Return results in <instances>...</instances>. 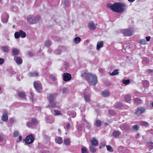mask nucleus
<instances>
[{
	"instance_id": "nucleus-37",
	"label": "nucleus",
	"mask_w": 153,
	"mask_h": 153,
	"mask_svg": "<svg viewBox=\"0 0 153 153\" xmlns=\"http://www.w3.org/2000/svg\"><path fill=\"white\" fill-rule=\"evenodd\" d=\"M118 70L116 69L114 70L112 73H110V74L111 76H114L119 74Z\"/></svg>"
},
{
	"instance_id": "nucleus-29",
	"label": "nucleus",
	"mask_w": 153,
	"mask_h": 153,
	"mask_svg": "<svg viewBox=\"0 0 153 153\" xmlns=\"http://www.w3.org/2000/svg\"><path fill=\"white\" fill-rule=\"evenodd\" d=\"M124 99L126 102H128L131 100V96L129 94L126 95Z\"/></svg>"
},
{
	"instance_id": "nucleus-19",
	"label": "nucleus",
	"mask_w": 153,
	"mask_h": 153,
	"mask_svg": "<svg viewBox=\"0 0 153 153\" xmlns=\"http://www.w3.org/2000/svg\"><path fill=\"white\" fill-rule=\"evenodd\" d=\"M83 96L86 102H88L90 100V95L88 93H84Z\"/></svg>"
},
{
	"instance_id": "nucleus-8",
	"label": "nucleus",
	"mask_w": 153,
	"mask_h": 153,
	"mask_svg": "<svg viewBox=\"0 0 153 153\" xmlns=\"http://www.w3.org/2000/svg\"><path fill=\"white\" fill-rule=\"evenodd\" d=\"M122 33L125 36H130L132 35V33L131 31L128 29L123 30Z\"/></svg>"
},
{
	"instance_id": "nucleus-60",
	"label": "nucleus",
	"mask_w": 153,
	"mask_h": 153,
	"mask_svg": "<svg viewBox=\"0 0 153 153\" xmlns=\"http://www.w3.org/2000/svg\"><path fill=\"white\" fill-rule=\"evenodd\" d=\"M28 55L30 57H32L33 56V53L31 52H29L28 53Z\"/></svg>"
},
{
	"instance_id": "nucleus-46",
	"label": "nucleus",
	"mask_w": 153,
	"mask_h": 153,
	"mask_svg": "<svg viewBox=\"0 0 153 153\" xmlns=\"http://www.w3.org/2000/svg\"><path fill=\"white\" fill-rule=\"evenodd\" d=\"M14 36L16 39H18L20 36V34L19 31L16 32L14 33Z\"/></svg>"
},
{
	"instance_id": "nucleus-63",
	"label": "nucleus",
	"mask_w": 153,
	"mask_h": 153,
	"mask_svg": "<svg viewBox=\"0 0 153 153\" xmlns=\"http://www.w3.org/2000/svg\"><path fill=\"white\" fill-rule=\"evenodd\" d=\"M82 121L84 123V125H85L86 123H87L88 122H87L85 118H83Z\"/></svg>"
},
{
	"instance_id": "nucleus-23",
	"label": "nucleus",
	"mask_w": 153,
	"mask_h": 153,
	"mask_svg": "<svg viewBox=\"0 0 153 153\" xmlns=\"http://www.w3.org/2000/svg\"><path fill=\"white\" fill-rule=\"evenodd\" d=\"M121 134V132L119 131H114L113 132L112 135L114 137H118Z\"/></svg>"
},
{
	"instance_id": "nucleus-62",
	"label": "nucleus",
	"mask_w": 153,
	"mask_h": 153,
	"mask_svg": "<svg viewBox=\"0 0 153 153\" xmlns=\"http://www.w3.org/2000/svg\"><path fill=\"white\" fill-rule=\"evenodd\" d=\"M146 38L147 41H149L150 40L151 37L150 36H146Z\"/></svg>"
},
{
	"instance_id": "nucleus-41",
	"label": "nucleus",
	"mask_w": 153,
	"mask_h": 153,
	"mask_svg": "<svg viewBox=\"0 0 153 153\" xmlns=\"http://www.w3.org/2000/svg\"><path fill=\"white\" fill-rule=\"evenodd\" d=\"M45 45L46 47H49L51 45V42L49 40H47L45 42Z\"/></svg>"
},
{
	"instance_id": "nucleus-59",
	"label": "nucleus",
	"mask_w": 153,
	"mask_h": 153,
	"mask_svg": "<svg viewBox=\"0 0 153 153\" xmlns=\"http://www.w3.org/2000/svg\"><path fill=\"white\" fill-rule=\"evenodd\" d=\"M85 125L86 126L87 128L88 129H90L91 128V125L88 122L87 123H86Z\"/></svg>"
},
{
	"instance_id": "nucleus-15",
	"label": "nucleus",
	"mask_w": 153,
	"mask_h": 153,
	"mask_svg": "<svg viewBox=\"0 0 153 153\" xmlns=\"http://www.w3.org/2000/svg\"><path fill=\"white\" fill-rule=\"evenodd\" d=\"M65 47L63 46H60L58 48L56 49L55 51V53L57 55H60L62 53V51L64 48Z\"/></svg>"
},
{
	"instance_id": "nucleus-36",
	"label": "nucleus",
	"mask_w": 153,
	"mask_h": 153,
	"mask_svg": "<svg viewBox=\"0 0 153 153\" xmlns=\"http://www.w3.org/2000/svg\"><path fill=\"white\" fill-rule=\"evenodd\" d=\"M139 127L137 125H135L131 127V129L134 131H137L139 128Z\"/></svg>"
},
{
	"instance_id": "nucleus-61",
	"label": "nucleus",
	"mask_w": 153,
	"mask_h": 153,
	"mask_svg": "<svg viewBox=\"0 0 153 153\" xmlns=\"http://www.w3.org/2000/svg\"><path fill=\"white\" fill-rule=\"evenodd\" d=\"M4 62V60L3 59L0 58V65L2 64Z\"/></svg>"
},
{
	"instance_id": "nucleus-32",
	"label": "nucleus",
	"mask_w": 153,
	"mask_h": 153,
	"mask_svg": "<svg viewBox=\"0 0 153 153\" xmlns=\"http://www.w3.org/2000/svg\"><path fill=\"white\" fill-rule=\"evenodd\" d=\"M81 150L82 153H88L89 152L88 149L85 147H82Z\"/></svg>"
},
{
	"instance_id": "nucleus-58",
	"label": "nucleus",
	"mask_w": 153,
	"mask_h": 153,
	"mask_svg": "<svg viewBox=\"0 0 153 153\" xmlns=\"http://www.w3.org/2000/svg\"><path fill=\"white\" fill-rule=\"evenodd\" d=\"M45 138L46 139V140L48 141H49L51 139L50 137L46 135L45 136Z\"/></svg>"
},
{
	"instance_id": "nucleus-21",
	"label": "nucleus",
	"mask_w": 153,
	"mask_h": 153,
	"mask_svg": "<svg viewBox=\"0 0 153 153\" xmlns=\"http://www.w3.org/2000/svg\"><path fill=\"white\" fill-rule=\"evenodd\" d=\"M55 142L59 144H61L62 142V138L61 137H56L55 139Z\"/></svg>"
},
{
	"instance_id": "nucleus-14",
	"label": "nucleus",
	"mask_w": 153,
	"mask_h": 153,
	"mask_svg": "<svg viewBox=\"0 0 153 153\" xmlns=\"http://www.w3.org/2000/svg\"><path fill=\"white\" fill-rule=\"evenodd\" d=\"M49 104L48 106V108H54L56 107L57 102L55 100L49 101Z\"/></svg>"
},
{
	"instance_id": "nucleus-16",
	"label": "nucleus",
	"mask_w": 153,
	"mask_h": 153,
	"mask_svg": "<svg viewBox=\"0 0 153 153\" xmlns=\"http://www.w3.org/2000/svg\"><path fill=\"white\" fill-rule=\"evenodd\" d=\"M91 143L92 145L94 146H96L98 144V141L95 137H93L91 140Z\"/></svg>"
},
{
	"instance_id": "nucleus-31",
	"label": "nucleus",
	"mask_w": 153,
	"mask_h": 153,
	"mask_svg": "<svg viewBox=\"0 0 153 153\" xmlns=\"http://www.w3.org/2000/svg\"><path fill=\"white\" fill-rule=\"evenodd\" d=\"M19 32L20 34V36L21 37L24 38L26 36V34L25 32L23 31L22 30H19Z\"/></svg>"
},
{
	"instance_id": "nucleus-27",
	"label": "nucleus",
	"mask_w": 153,
	"mask_h": 153,
	"mask_svg": "<svg viewBox=\"0 0 153 153\" xmlns=\"http://www.w3.org/2000/svg\"><path fill=\"white\" fill-rule=\"evenodd\" d=\"M102 94V96L104 97H108L109 95V93L107 90L103 91Z\"/></svg>"
},
{
	"instance_id": "nucleus-42",
	"label": "nucleus",
	"mask_w": 153,
	"mask_h": 153,
	"mask_svg": "<svg viewBox=\"0 0 153 153\" xmlns=\"http://www.w3.org/2000/svg\"><path fill=\"white\" fill-rule=\"evenodd\" d=\"M3 51L5 52H7L9 51V49L7 47V46H5L2 47Z\"/></svg>"
},
{
	"instance_id": "nucleus-13",
	"label": "nucleus",
	"mask_w": 153,
	"mask_h": 153,
	"mask_svg": "<svg viewBox=\"0 0 153 153\" xmlns=\"http://www.w3.org/2000/svg\"><path fill=\"white\" fill-rule=\"evenodd\" d=\"M145 111V109L142 107H140L137 109L135 113L137 115L141 114Z\"/></svg>"
},
{
	"instance_id": "nucleus-25",
	"label": "nucleus",
	"mask_w": 153,
	"mask_h": 153,
	"mask_svg": "<svg viewBox=\"0 0 153 153\" xmlns=\"http://www.w3.org/2000/svg\"><path fill=\"white\" fill-rule=\"evenodd\" d=\"M115 106L117 108H121L123 107V104L120 102H117L115 104Z\"/></svg>"
},
{
	"instance_id": "nucleus-17",
	"label": "nucleus",
	"mask_w": 153,
	"mask_h": 153,
	"mask_svg": "<svg viewBox=\"0 0 153 153\" xmlns=\"http://www.w3.org/2000/svg\"><path fill=\"white\" fill-rule=\"evenodd\" d=\"M67 114L68 115H69L70 117L73 118L75 117L76 115V113L74 111H69L68 112Z\"/></svg>"
},
{
	"instance_id": "nucleus-56",
	"label": "nucleus",
	"mask_w": 153,
	"mask_h": 153,
	"mask_svg": "<svg viewBox=\"0 0 153 153\" xmlns=\"http://www.w3.org/2000/svg\"><path fill=\"white\" fill-rule=\"evenodd\" d=\"M40 17L39 15H37L36 17L35 18H34V19H35V20H36V23L40 20Z\"/></svg>"
},
{
	"instance_id": "nucleus-50",
	"label": "nucleus",
	"mask_w": 153,
	"mask_h": 153,
	"mask_svg": "<svg viewBox=\"0 0 153 153\" xmlns=\"http://www.w3.org/2000/svg\"><path fill=\"white\" fill-rule=\"evenodd\" d=\"M109 113L110 114L112 115H114L116 114V112L113 110H109L108 111Z\"/></svg>"
},
{
	"instance_id": "nucleus-53",
	"label": "nucleus",
	"mask_w": 153,
	"mask_h": 153,
	"mask_svg": "<svg viewBox=\"0 0 153 153\" xmlns=\"http://www.w3.org/2000/svg\"><path fill=\"white\" fill-rule=\"evenodd\" d=\"M63 66L65 69H66L68 67V64L67 63L65 62Z\"/></svg>"
},
{
	"instance_id": "nucleus-22",
	"label": "nucleus",
	"mask_w": 153,
	"mask_h": 153,
	"mask_svg": "<svg viewBox=\"0 0 153 153\" xmlns=\"http://www.w3.org/2000/svg\"><path fill=\"white\" fill-rule=\"evenodd\" d=\"M18 93V97L21 99H25V98L26 95L24 92H19L17 91Z\"/></svg>"
},
{
	"instance_id": "nucleus-39",
	"label": "nucleus",
	"mask_w": 153,
	"mask_h": 153,
	"mask_svg": "<svg viewBox=\"0 0 153 153\" xmlns=\"http://www.w3.org/2000/svg\"><path fill=\"white\" fill-rule=\"evenodd\" d=\"M7 71H8L9 74L11 76H12L13 74H16V72L11 69L8 70Z\"/></svg>"
},
{
	"instance_id": "nucleus-54",
	"label": "nucleus",
	"mask_w": 153,
	"mask_h": 153,
	"mask_svg": "<svg viewBox=\"0 0 153 153\" xmlns=\"http://www.w3.org/2000/svg\"><path fill=\"white\" fill-rule=\"evenodd\" d=\"M19 135V132L18 131H15L13 133V136L14 137H17Z\"/></svg>"
},
{
	"instance_id": "nucleus-1",
	"label": "nucleus",
	"mask_w": 153,
	"mask_h": 153,
	"mask_svg": "<svg viewBox=\"0 0 153 153\" xmlns=\"http://www.w3.org/2000/svg\"><path fill=\"white\" fill-rule=\"evenodd\" d=\"M126 6V4L124 3L121 2H115L113 4L108 3L107 5V7L117 13H123L126 10L124 7Z\"/></svg>"
},
{
	"instance_id": "nucleus-3",
	"label": "nucleus",
	"mask_w": 153,
	"mask_h": 153,
	"mask_svg": "<svg viewBox=\"0 0 153 153\" xmlns=\"http://www.w3.org/2000/svg\"><path fill=\"white\" fill-rule=\"evenodd\" d=\"M34 140V135L32 134L27 136L25 140V143L28 144L33 143Z\"/></svg>"
},
{
	"instance_id": "nucleus-12",
	"label": "nucleus",
	"mask_w": 153,
	"mask_h": 153,
	"mask_svg": "<svg viewBox=\"0 0 153 153\" xmlns=\"http://www.w3.org/2000/svg\"><path fill=\"white\" fill-rule=\"evenodd\" d=\"M120 128L122 130L128 131L129 130L130 127L129 126L126 124H122L120 126Z\"/></svg>"
},
{
	"instance_id": "nucleus-10",
	"label": "nucleus",
	"mask_w": 153,
	"mask_h": 153,
	"mask_svg": "<svg viewBox=\"0 0 153 153\" xmlns=\"http://www.w3.org/2000/svg\"><path fill=\"white\" fill-rule=\"evenodd\" d=\"M14 61L18 65H21L23 62L22 59L19 56H15L14 58Z\"/></svg>"
},
{
	"instance_id": "nucleus-64",
	"label": "nucleus",
	"mask_w": 153,
	"mask_h": 153,
	"mask_svg": "<svg viewBox=\"0 0 153 153\" xmlns=\"http://www.w3.org/2000/svg\"><path fill=\"white\" fill-rule=\"evenodd\" d=\"M10 122L11 123H13V121H14V120H13V119L11 118H10L9 119V120Z\"/></svg>"
},
{
	"instance_id": "nucleus-9",
	"label": "nucleus",
	"mask_w": 153,
	"mask_h": 153,
	"mask_svg": "<svg viewBox=\"0 0 153 153\" xmlns=\"http://www.w3.org/2000/svg\"><path fill=\"white\" fill-rule=\"evenodd\" d=\"M71 75L68 73H65L63 75V80L64 81L67 82L71 79Z\"/></svg>"
},
{
	"instance_id": "nucleus-49",
	"label": "nucleus",
	"mask_w": 153,
	"mask_h": 153,
	"mask_svg": "<svg viewBox=\"0 0 153 153\" xmlns=\"http://www.w3.org/2000/svg\"><path fill=\"white\" fill-rule=\"evenodd\" d=\"M54 115H61L62 113L60 111L55 110L54 111Z\"/></svg>"
},
{
	"instance_id": "nucleus-55",
	"label": "nucleus",
	"mask_w": 153,
	"mask_h": 153,
	"mask_svg": "<svg viewBox=\"0 0 153 153\" xmlns=\"http://www.w3.org/2000/svg\"><path fill=\"white\" fill-rule=\"evenodd\" d=\"M32 124L30 122H27L26 123V126L28 127H30L32 126Z\"/></svg>"
},
{
	"instance_id": "nucleus-7",
	"label": "nucleus",
	"mask_w": 153,
	"mask_h": 153,
	"mask_svg": "<svg viewBox=\"0 0 153 153\" xmlns=\"http://www.w3.org/2000/svg\"><path fill=\"white\" fill-rule=\"evenodd\" d=\"M27 20L30 24H33L36 23V20H35V19L32 15H29L27 17Z\"/></svg>"
},
{
	"instance_id": "nucleus-11",
	"label": "nucleus",
	"mask_w": 153,
	"mask_h": 153,
	"mask_svg": "<svg viewBox=\"0 0 153 153\" xmlns=\"http://www.w3.org/2000/svg\"><path fill=\"white\" fill-rule=\"evenodd\" d=\"M88 26L89 29L91 30H95L96 28V27L94 23L91 22L88 23Z\"/></svg>"
},
{
	"instance_id": "nucleus-44",
	"label": "nucleus",
	"mask_w": 153,
	"mask_h": 153,
	"mask_svg": "<svg viewBox=\"0 0 153 153\" xmlns=\"http://www.w3.org/2000/svg\"><path fill=\"white\" fill-rule=\"evenodd\" d=\"M31 123L34 125H37L38 122L36 119L35 118L32 119L31 120Z\"/></svg>"
},
{
	"instance_id": "nucleus-43",
	"label": "nucleus",
	"mask_w": 153,
	"mask_h": 153,
	"mask_svg": "<svg viewBox=\"0 0 153 153\" xmlns=\"http://www.w3.org/2000/svg\"><path fill=\"white\" fill-rule=\"evenodd\" d=\"M106 147L108 151L110 152H112L113 151V149L110 145H106Z\"/></svg>"
},
{
	"instance_id": "nucleus-52",
	"label": "nucleus",
	"mask_w": 153,
	"mask_h": 153,
	"mask_svg": "<svg viewBox=\"0 0 153 153\" xmlns=\"http://www.w3.org/2000/svg\"><path fill=\"white\" fill-rule=\"evenodd\" d=\"M62 93L64 94L66 93L68 91V88H64L62 90Z\"/></svg>"
},
{
	"instance_id": "nucleus-20",
	"label": "nucleus",
	"mask_w": 153,
	"mask_h": 153,
	"mask_svg": "<svg viewBox=\"0 0 153 153\" xmlns=\"http://www.w3.org/2000/svg\"><path fill=\"white\" fill-rule=\"evenodd\" d=\"M28 75L30 77H35L38 76L39 74L37 72H30L28 73Z\"/></svg>"
},
{
	"instance_id": "nucleus-35",
	"label": "nucleus",
	"mask_w": 153,
	"mask_h": 153,
	"mask_svg": "<svg viewBox=\"0 0 153 153\" xmlns=\"http://www.w3.org/2000/svg\"><path fill=\"white\" fill-rule=\"evenodd\" d=\"M134 101V102L137 104H140L142 102V100L138 98H135Z\"/></svg>"
},
{
	"instance_id": "nucleus-6",
	"label": "nucleus",
	"mask_w": 153,
	"mask_h": 153,
	"mask_svg": "<svg viewBox=\"0 0 153 153\" xmlns=\"http://www.w3.org/2000/svg\"><path fill=\"white\" fill-rule=\"evenodd\" d=\"M9 18V15L6 13H4L1 17V21L3 23H6L8 21Z\"/></svg>"
},
{
	"instance_id": "nucleus-2",
	"label": "nucleus",
	"mask_w": 153,
	"mask_h": 153,
	"mask_svg": "<svg viewBox=\"0 0 153 153\" xmlns=\"http://www.w3.org/2000/svg\"><path fill=\"white\" fill-rule=\"evenodd\" d=\"M81 76L84 77L89 84L91 85L95 86L97 82V76L94 74L85 73L81 75Z\"/></svg>"
},
{
	"instance_id": "nucleus-51",
	"label": "nucleus",
	"mask_w": 153,
	"mask_h": 153,
	"mask_svg": "<svg viewBox=\"0 0 153 153\" xmlns=\"http://www.w3.org/2000/svg\"><path fill=\"white\" fill-rule=\"evenodd\" d=\"M64 4L66 7H68L70 3L68 0H65Z\"/></svg>"
},
{
	"instance_id": "nucleus-18",
	"label": "nucleus",
	"mask_w": 153,
	"mask_h": 153,
	"mask_svg": "<svg viewBox=\"0 0 153 153\" xmlns=\"http://www.w3.org/2000/svg\"><path fill=\"white\" fill-rule=\"evenodd\" d=\"M103 46V41L98 42L97 45V50H99Z\"/></svg>"
},
{
	"instance_id": "nucleus-4",
	"label": "nucleus",
	"mask_w": 153,
	"mask_h": 153,
	"mask_svg": "<svg viewBox=\"0 0 153 153\" xmlns=\"http://www.w3.org/2000/svg\"><path fill=\"white\" fill-rule=\"evenodd\" d=\"M34 86L36 90L38 92H40L42 90V85L41 83L38 81L34 82Z\"/></svg>"
},
{
	"instance_id": "nucleus-40",
	"label": "nucleus",
	"mask_w": 153,
	"mask_h": 153,
	"mask_svg": "<svg viewBox=\"0 0 153 153\" xmlns=\"http://www.w3.org/2000/svg\"><path fill=\"white\" fill-rule=\"evenodd\" d=\"M140 124L144 126H149V123L145 121H141L140 122Z\"/></svg>"
},
{
	"instance_id": "nucleus-30",
	"label": "nucleus",
	"mask_w": 153,
	"mask_h": 153,
	"mask_svg": "<svg viewBox=\"0 0 153 153\" xmlns=\"http://www.w3.org/2000/svg\"><path fill=\"white\" fill-rule=\"evenodd\" d=\"M94 125L96 126L97 127L100 126L101 125V121L98 120H96Z\"/></svg>"
},
{
	"instance_id": "nucleus-33",
	"label": "nucleus",
	"mask_w": 153,
	"mask_h": 153,
	"mask_svg": "<svg viewBox=\"0 0 153 153\" xmlns=\"http://www.w3.org/2000/svg\"><path fill=\"white\" fill-rule=\"evenodd\" d=\"M89 149L90 151L93 153L95 152L96 151L95 148L93 146V145H91L90 146Z\"/></svg>"
},
{
	"instance_id": "nucleus-26",
	"label": "nucleus",
	"mask_w": 153,
	"mask_h": 153,
	"mask_svg": "<svg viewBox=\"0 0 153 153\" xmlns=\"http://www.w3.org/2000/svg\"><path fill=\"white\" fill-rule=\"evenodd\" d=\"M8 119V115L7 113H5L3 114L1 119L4 121H7Z\"/></svg>"
},
{
	"instance_id": "nucleus-38",
	"label": "nucleus",
	"mask_w": 153,
	"mask_h": 153,
	"mask_svg": "<svg viewBox=\"0 0 153 153\" xmlns=\"http://www.w3.org/2000/svg\"><path fill=\"white\" fill-rule=\"evenodd\" d=\"M142 62L144 64H147L149 62L148 59L146 58H144L142 60Z\"/></svg>"
},
{
	"instance_id": "nucleus-45",
	"label": "nucleus",
	"mask_w": 153,
	"mask_h": 153,
	"mask_svg": "<svg viewBox=\"0 0 153 153\" xmlns=\"http://www.w3.org/2000/svg\"><path fill=\"white\" fill-rule=\"evenodd\" d=\"M64 143L66 145L68 146L69 145L70 141L68 138H66L64 140Z\"/></svg>"
},
{
	"instance_id": "nucleus-5",
	"label": "nucleus",
	"mask_w": 153,
	"mask_h": 153,
	"mask_svg": "<svg viewBox=\"0 0 153 153\" xmlns=\"http://www.w3.org/2000/svg\"><path fill=\"white\" fill-rule=\"evenodd\" d=\"M57 95V93L49 94L47 97V99L48 101L55 100Z\"/></svg>"
},
{
	"instance_id": "nucleus-34",
	"label": "nucleus",
	"mask_w": 153,
	"mask_h": 153,
	"mask_svg": "<svg viewBox=\"0 0 153 153\" xmlns=\"http://www.w3.org/2000/svg\"><path fill=\"white\" fill-rule=\"evenodd\" d=\"M81 38L79 37H76L74 39V42L76 44L79 43L81 41Z\"/></svg>"
},
{
	"instance_id": "nucleus-57",
	"label": "nucleus",
	"mask_w": 153,
	"mask_h": 153,
	"mask_svg": "<svg viewBox=\"0 0 153 153\" xmlns=\"http://www.w3.org/2000/svg\"><path fill=\"white\" fill-rule=\"evenodd\" d=\"M71 128V125L70 123H68L66 126V128L67 130H69Z\"/></svg>"
},
{
	"instance_id": "nucleus-24",
	"label": "nucleus",
	"mask_w": 153,
	"mask_h": 153,
	"mask_svg": "<svg viewBox=\"0 0 153 153\" xmlns=\"http://www.w3.org/2000/svg\"><path fill=\"white\" fill-rule=\"evenodd\" d=\"M12 53L13 55L16 56L19 54V51L17 49L15 48L12 50Z\"/></svg>"
},
{
	"instance_id": "nucleus-48",
	"label": "nucleus",
	"mask_w": 153,
	"mask_h": 153,
	"mask_svg": "<svg viewBox=\"0 0 153 153\" xmlns=\"http://www.w3.org/2000/svg\"><path fill=\"white\" fill-rule=\"evenodd\" d=\"M122 82L124 84L128 85L130 83V80L128 79L126 80L124 79L123 80Z\"/></svg>"
},
{
	"instance_id": "nucleus-47",
	"label": "nucleus",
	"mask_w": 153,
	"mask_h": 153,
	"mask_svg": "<svg viewBox=\"0 0 153 153\" xmlns=\"http://www.w3.org/2000/svg\"><path fill=\"white\" fill-rule=\"evenodd\" d=\"M139 43L140 44L146 45L147 44V42L145 39H142L139 41Z\"/></svg>"
},
{
	"instance_id": "nucleus-28",
	"label": "nucleus",
	"mask_w": 153,
	"mask_h": 153,
	"mask_svg": "<svg viewBox=\"0 0 153 153\" xmlns=\"http://www.w3.org/2000/svg\"><path fill=\"white\" fill-rule=\"evenodd\" d=\"M148 147L149 148V150H151L153 149V143L149 142L147 143Z\"/></svg>"
}]
</instances>
